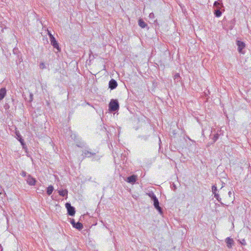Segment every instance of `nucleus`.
Here are the masks:
<instances>
[{
	"label": "nucleus",
	"instance_id": "nucleus-1",
	"mask_svg": "<svg viewBox=\"0 0 251 251\" xmlns=\"http://www.w3.org/2000/svg\"><path fill=\"white\" fill-rule=\"evenodd\" d=\"M109 110L111 111H115L119 108V103L116 100H111L109 104Z\"/></svg>",
	"mask_w": 251,
	"mask_h": 251
},
{
	"label": "nucleus",
	"instance_id": "nucleus-2",
	"mask_svg": "<svg viewBox=\"0 0 251 251\" xmlns=\"http://www.w3.org/2000/svg\"><path fill=\"white\" fill-rule=\"evenodd\" d=\"M66 207L67 209L68 213L70 216H74L75 214V209L73 206H72L69 203H66L65 204Z\"/></svg>",
	"mask_w": 251,
	"mask_h": 251
},
{
	"label": "nucleus",
	"instance_id": "nucleus-3",
	"mask_svg": "<svg viewBox=\"0 0 251 251\" xmlns=\"http://www.w3.org/2000/svg\"><path fill=\"white\" fill-rule=\"evenodd\" d=\"M153 201V205L154 207L159 211L160 214H162V209L159 206V202L158 200L156 197H154V199H152Z\"/></svg>",
	"mask_w": 251,
	"mask_h": 251
},
{
	"label": "nucleus",
	"instance_id": "nucleus-4",
	"mask_svg": "<svg viewBox=\"0 0 251 251\" xmlns=\"http://www.w3.org/2000/svg\"><path fill=\"white\" fill-rule=\"evenodd\" d=\"M50 43H51V45L54 48L58 50V51H59L60 50V48L59 46L58 43L56 41L55 38L54 37H51V38H50Z\"/></svg>",
	"mask_w": 251,
	"mask_h": 251
},
{
	"label": "nucleus",
	"instance_id": "nucleus-5",
	"mask_svg": "<svg viewBox=\"0 0 251 251\" xmlns=\"http://www.w3.org/2000/svg\"><path fill=\"white\" fill-rule=\"evenodd\" d=\"M237 45L238 46V50L241 53H244L242 50L245 47V44L242 41H237Z\"/></svg>",
	"mask_w": 251,
	"mask_h": 251
},
{
	"label": "nucleus",
	"instance_id": "nucleus-6",
	"mask_svg": "<svg viewBox=\"0 0 251 251\" xmlns=\"http://www.w3.org/2000/svg\"><path fill=\"white\" fill-rule=\"evenodd\" d=\"M26 182L30 185H34L36 182V180L30 175H28L26 179Z\"/></svg>",
	"mask_w": 251,
	"mask_h": 251
},
{
	"label": "nucleus",
	"instance_id": "nucleus-7",
	"mask_svg": "<svg viewBox=\"0 0 251 251\" xmlns=\"http://www.w3.org/2000/svg\"><path fill=\"white\" fill-rule=\"evenodd\" d=\"M117 85L116 81L113 79H112L109 82V87L112 90L115 89L117 87Z\"/></svg>",
	"mask_w": 251,
	"mask_h": 251
},
{
	"label": "nucleus",
	"instance_id": "nucleus-8",
	"mask_svg": "<svg viewBox=\"0 0 251 251\" xmlns=\"http://www.w3.org/2000/svg\"><path fill=\"white\" fill-rule=\"evenodd\" d=\"M226 245L228 248L230 249L232 247V246L234 244V241L233 239L230 238L229 237H227L226 239Z\"/></svg>",
	"mask_w": 251,
	"mask_h": 251
},
{
	"label": "nucleus",
	"instance_id": "nucleus-9",
	"mask_svg": "<svg viewBox=\"0 0 251 251\" xmlns=\"http://www.w3.org/2000/svg\"><path fill=\"white\" fill-rule=\"evenodd\" d=\"M137 180V176L135 175L131 176L127 178L126 181L128 183H134Z\"/></svg>",
	"mask_w": 251,
	"mask_h": 251
},
{
	"label": "nucleus",
	"instance_id": "nucleus-10",
	"mask_svg": "<svg viewBox=\"0 0 251 251\" xmlns=\"http://www.w3.org/2000/svg\"><path fill=\"white\" fill-rule=\"evenodd\" d=\"M6 91L5 88H2L0 89V100H2L6 95Z\"/></svg>",
	"mask_w": 251,
	"mask_h": 251
},
{
	"label": "nucleus",
	"instance_id": "nucleus-11",
	"mask_svg": "<svg viewBox=\"0 0 251 251\" xmlns=\"http://www.w3.org/2000/svg\"><path fill=\"white\" fill-rule=\"evenodd\" d=\"M83 154L85 157H89L96 154L95 152H92L88 151H83Z\"/></svg>",
	"mask_w": 251,
	"mask_h": 251
},
{
	"label": "nucleus",
	"instance_id": "nucleus-12",
	"mask_svg": "<svg viewBox=\"0 0 251 251\" xmlns=\"http://www.w3.org/2000/svg\"><path fill=\"white\" fill-rule=\"evenodd\" d=\"M138 25L142 28H145L147 26V24L142 19L139 20Z\"/></svg>",
	"mask_w": 251,
	"mask_h": 251
},
{
	"label": "nucleus",
	"instance_id": "nucleus-13",
	"mask_svg": "<svg viewBox=\"0 0 251 251\" xmlns=\"http://www.w3.org/2000/svg\"><path fill=\"white\" fill-rule=\"evenodd\" d=\"M58 193L60 196L62 197L67 196L68 191L66 189L60 190L58 191Z\"/></svg>",
	"mask_w": 251,
	"mask_h": 251
},
{
	"label": "nucleus",
	"instance_id": "nucleus-14",
	"mask_svg": "<svg viewBox=\"0 0 251 251\" xmlns=\"http://www.w3.org/2000/svg\"><path fill=\"white\" fill-rule=\"evenodd\" d=\"M54 190L53 187L51 185L49 186L47 188V193L48 195H50Z\"/></svg>",
	"mask_w": 251,
	"mask_h": 251
},
{
	"label": "nucleus",
	"instance_id": "nucleus-15",
	"mask_svg": "<svg viewBox=\"0 0 251 251\" xmlns=\"http://www.w3.org/2000/svg\"><path fill=\"white\" fill-rule=\"evenodd\" d=\"M78 230H81L83 228V225L81 223L79 222H77L75 224V226L74 227Z\"/></svg>",
	"mask_w": 251,
	"mask_h": 251
},
{
	"label": "nucleus",
	"instance_id": "nucleus-16",
	"mask_svg": "<svg viewBox=\"0 0 251 251\" xmlns=\"http://www.w3.org/2000/svg\"><path fill=\"white\" fill-rule=\"evenodd\" d=\"M214 14L217 17H219L221 16L222 12L220 10V7H218L217 8V9L215 11Z\"/></svg>",
	"mask_w": 251,
	"mask_h": 251
},
{
	"label": "nucleus",
	"instance_id": "nucleus-17",
	"mask_svg": "<svg viewBox=\"0 0 251 251\" xmlns=\"http://www.w3.org/2000/svg\"><path fill=\"white\" fill-rule=\"evenodd\" d=\"M213 194L214 195L215 198L218 201L221 202V204L225 205L224 203H223V202H221V199L220 198L219 195L218 194H217L216 193H214Z\"/></svg>",
	"mask_w": 251,
	"mask_h": 251
},
{
	"label": "nucleus",
	"instance_id": "nucleus-18",
	"mask_svg": "<svg viewBox=\"0 0 251 251\" xmlns=\"http://www.w3.org/2000/svg\"><path fill=\"white\" fill-rule=\"evenodd\" d=\"M147 194L151 199L152 200L153 199H154V197H156L155 196V195L154 194V193H152V192L149 193H148Z\"/></svg>",
	"mask_w": 251,
	"mask_h": 251
},
{
	"label": "nucleus",
	"instance_id": "nucleus-19",
	"mask_svg": "<svg viewBox=\"0 0 251 251\" xmlns=\"http://www.w3.org/2000/svg\"><path fill=\"white\" fill-rule=\"evenodd\" d=\"M39 67L41 69H44L46 68V65L44 63L42 62L40 63Z\"/></svg>",
	"mask_w": 251,
	"mask_h": 251
},
{
	"label": "nucleus",
	"instance_id": "nucleus-20",
	"mask_svg": "<svg viewBox=\"0 0 251 251\" xmlns=\"http://www.w3.org/2000/svg\"><path fill=\"white\" fill-rule=\"evenodd\" d=\"M217 190V187L215 185H213L212 187V191L213 194L216 193Z\"/></svg>",
	"mask_w": 251,
	"mask_h": 251
},
{
	"label": "nucleus",
	"instance_id": "nucleus-21",
	"mask_svg": "<svg viewBox=\"0 0 251 251\" xmlns=\"http://www.w3.org/2000/svg\"><path fill=\"white\" fill-rule=\"evenodd\" d=\"M149 17L150 19H153L155 17L154 14H153V13H151L149 15Z\"/></svg>",
	"mask_w": 251,
	"mask_h": 251
},
{
	"label": "nucleus",
	"instance_id": "nucleus-22",
	"mask_svg": "<svg viewBox=\"0 0 251 251\" xmlns=\"http://www.w3.org/2000/svg\"><path fill=\"white\" fill-rule=\"evenodd\" d=\"M218 137H219L218 134L214 135V136L213 137V141H214V142H215L217 140V139L218 138Z\"/></svg>",
	"mask_w": 251,
	"mask_h": 251
},
{
	"label": "nucleus",
	"instance_id": "nucleus-23",
	"mask_svg": "<svg viewBox=\"0 0 251 251\" xmlns=\"http://www.w3.org/2000/svg\"><path fill=\"white\" fill-rule=\"evenodd\" d=\"M220 5V3L218 1H215L214 2V5L216 7H217V8L218 7H219V6Z\"/></svg>",
	"mask_w": 251,
	"mask_h": 251
},
{
	"label": "nucleus",
	"instance_id": "nucleus-24",
	"mask_svg": "<svg viewBox=\"0 0 251 251\" xmlns=\"http://www.w3.org/2000/svg\"><path fill=\"white\" fill-rule=\"evenodd\" d=\"M240 242L243 245H245L246 244V242L245 239H243L242 241H240Z\"/></svg>",
	"mask_w": 251,
	"mask_h": 251
},
{
	"label": "nucleus",
	"instance_id": "nucleus-25",
	"mask_svg": "<svg viewBox=\"0 0 251 251\" xmlns=\"http://www.w3.org/2000/svg\"><path fill=\"white\" fill-rule=\"evenodd\" d=\"M71 224L73 225V226L74 227L75 225V220L74 219H72L71 221Z\"/></svg>",
	"mask_w": 251,
	"mask_h": 251
},
{
	"label": "nucleus",
	"instance_id": "nucleus-26",
	"mask_svg": "<svg viewBox=\"0 0 251 251\" xmlns=\"http://www.w3.org/2000/svg\"><path fill=\"white\" fill-rule=\"evenodd\" d=\"M20 143L22 145H24V140L22 138V137H20L19 139H18Z\"/></svg>",
	"mask_w": 251,
	"mask_h": 251
},
{
	"label": "nucleus",
	"instance_id": "nucleus-27",
	"mask_svg": "<svg viewBox=\"0 0 251 251\" xmlns=\"http://www.w3.org/2000/svg\"><path fill=\"white\" fill-rule=\"evenodd\" d=\"M179 75L178 74H176L175 75H174V79H177L178 78H179Z\"/></svg>",
	"mask_w": 251,
	"mask_h": 251
},
{
	"label": "nucleus",
	"instance_id": "nucleus-28",
	"mask_svg": "<svg viewBox=\"0 0 251 251\" xmlns=\"http://www.w3.org/2000/svg\"><path fill=\"white\" fill-rule=\"evenodd\" d=\"M48 33L50 37V39L51 38V37H54L53 35H52V34L50 33V32L49 30H48Z\"/></svg>",
	"mask_w": 251,
	"mask_h": 251
},
{
	"label": "nucleus",
	"instance_id": "nucleus-29",
	"mask_svg": "<svg viewBox=\"0 0 251 251\" xmlns=\"http://www.w3.org/2000/svg\"><path fill=\"white\" fill-rule=\"evenodd\" d=\"M21 175L23 176H26V172H25V171H23L22 173H21Z\"/></svg>",
	"mask_w": 251,
	"mask_h": 251
},
{
	"label": "nucleus",
	"instance_id": "nucleus-30",
	"mask_svg": "<svg viewBox=\"0 0 251 251\" xmlns=\"http://www.w3.org/2000/svg\"><path fill=\"white\" fill-rule=\"evenodd\" d=\"M16 135L18 137V139H19L20 137H21V136L20 135L19 133H16Z\"/></svg>",
	"mask_w": 251,
	"mask_h": 251
},
{
	"label": "nucleus",
	"instance_id": "nucleus-31",
	"mask_svg": "<svg viewBox=\"0 0 251 251\" xmlns=\"http://www.w3.org/2000/svg\"><path fill=\"white\" fill-rule=\"evenodd\" d=\"M228 194L229 197H231L232 194V193L231 192V191H229Z\"/></svg>",
	"mask_w": 251,
	"mask_h": 251
}]
</instances>
